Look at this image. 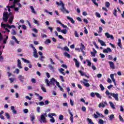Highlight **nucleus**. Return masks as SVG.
Masks as SVG:
<instances>
[{"instance_id": "obj_1", "label": "nucleus", "mask_w": 124, "mask_h": 124, "mask_svg": "<svg viewBox=\"0 0 124 124\" xmlns=\"http://www.w3.org/2000/svg\"><path fill=\"white\" fill-rule=\"evenodd\" d=\"M105 93L107 95H108V97L109 99H112V97L111 96H113L116 101H119V94H115V93H110L109 92V91L108 90H107L106 91Z\"/></svg>"}, {"instance_id": "obj_2", "label": "nucleus", "mask_w": 124, "mask_h": 124, "mask_svg": "<svg viewBox=\"0 0 124 124\" xmlns=\"http://www.w3.org/2000/svg\"><path fill=\"white\" fill-rule=\"evenodd\" d=\"M56 4L60 6L61 5L62 6V8L60 9V10H61L62 12L63 13H67V14H68L69 13V11H68L66 9V8L64 7V4L63 2H62V1H60V3L56 1Z\"/></svg>"}, {"instance_id": "obj_3", "label": "nucleus", "mask_w": 124, "mask_h": 124, "mask_svg": "<svg viewBox=\"0 0 124 124\" xmlns=\"http://www.w3.org/2000/svg\"><path fill=\"white\" fill-rule=\"evenodd\" d=\"M1 28H2V29H4L5 31H7L8 30V29H12V28L15 29L16 27L15 26V25H10L8 24H3V22H2L1 23ZM6 28H8V29Z\"/></svg>"}, {"instance_id": "obj_4", "label": "nucleus", "mask_w": 124, "mask_h": 124, "mask_svg": "<svg viewBox=\"0 0 124 124\" xmlns=\"http://www.w3.org/2000/svg\"><path fill=\"white\" fill-rule=\"evenodd\" d=\"M56 81V79L54 78H52L49 81L47 78L45 80V83H46V85L48 86V87H49L50 85H53V86L55 85V83Z\"/></svg>"}, {"instance_id": "obj_5", "label": "nucleus", "mask_w": 124, "mask_h": 124, "mask_svg": "<svg viewBox=\"0 0 124 124\" xmlns=\"http://www.w3.org/2000/svg\"><path fill=\"white\" fill-rule=\"evenodd\" d=\"M8 14L7 13H4L3 14L2 20L3 22L5 23H7V21H8Z\"/></svg>"}, {"instance_id": "obj_6", "label": "nucleus", "mask_w": 124, "mask_h": 124, "mask_svg": "<svg viewBox=\"0 0 124 124\" xmlns=\"http://www.w3.org/2000/svg\"><path fill=\"white\" fill-rule=\"evenodd\" d=\"M40 122L41 124H42V123H43L44 124H46V123H47L46 117H45L44 114H42L41 115Z\"/></svg>"}, {"instance_id": "obj_7", "label": "nucleus", "mask_w": 124, "mask_h": 124, "mask_svg": "<svg viewBox=\"0 0 124 124\" xmlns=\"http://www.w3.org/2000/svg\"><path fill=\"white\" fill-rule=\"evenodd\" d=\"M105 105H107V102L106 101L100 103L98 105V107L99 108H101V107L102 108H104V107H105Z\"/></svg>"}, {"instance_id": "obj_8", "label": "nucleus", "mask_w": 124, "mask_h": 124, "mask_svg": "<svg viewBox=\"0 0 124 124\" xmlns=\"http://www.w3.org/2000/svg\"><path fill=\"white\" fill-rule=\"evenodd\" d=\"M103 53H106L108 54V52L112 53V49L110 47H107V49H104L103 50Z\"/></svg>"}, {"instance_id": "obj_9", "label": "nucleus", "mask_w": 124, "mask_h": 124, "mask_svg": "<svg viewBox=\"0 0 124 124\" xmlns=\"http://www.w3.org/2000/svg\"><path fill=\"white\" fill-rule=\"evenodd\" d=\"M56 22L58 23V24H60L63 28L64 29H67V30H68V27L66 25H64V24L62 23L61 21L60 20H56Z\"/></svg>"}, {"instance_id": "obj_10", "label": "nucleus", "mask_w": 124, "mask_h": 124, "mask_svg": "<svg viewBox=\"0 0 124 124\" xmlns=\"http://www.w3.org/2000/svg\"><path fill=\"white\" fill-rule=\"evenodd\" d=\"M68 113L70 115V120L72 123H73V114H72L71 110L70 109L68 110Z\"/></svg>"}, {"instance_id": "obj_11", "label": "nucleus", "mask_w": 124, "mask_h": 124, "mask_svg": "<svg viewBox=\"0 0 124 124\" xmlns=\"http://www.w3.org/2000/svg\"><path fill=\"white\" fill-rule=\"evenodd\" d=\"M105 35L107 38H111V39L114 40V36H113V35H110L108 32L105 33Z\"/></svg>"}, {"instance_id": "obj_12", "label": "nucleus", "mask_w": 124, "mask_h": 124, "mask_svg": "<svg viewBox=\"0 0 124 124\" xmlns=\"http://www.w3.org/2000/svg\"><path fill=\"white\" fill-rule=\"evenodd\" d=\"M108 63L111 69H115V64H114V62H112L109 61L108 62Z\"/></svg>"}, {"instance_id": "obj_13", "label": "nucleus", "mask_w": 124, "mask_h": 124, "mask_svg": "<svg viewBox=\"0 0 124 124\" xmlns=\"http://www.w3.org/2000/svg\"><path fill=\"white\" fill-rule=\"evenodd\" d=\"M74 61L75 62L76 67H77L78 68H79V67H80V63H79V62H78V60L74 58Z\"/></svg>"}, {"instance_id": "obj_14", "label": "nucleus", "mask_w": 124, "mask_h": 124, "mask_svg": "<svg viewBox=\"0 0 124 124\" xmlns=\"http://www.w3.org/2000/svg\"><path fill=\"white\" fill-rule=\"evenodd\" d=\"M79 73L80 74L81 76H85V77H86V78H88L89 79V78H90V77H89V76H87V75H86V74H85V73H84V72L82 71H78Z\"/></svg>"}, {"instance_id": "obj_15", "label": "nucleus", "mask_w": 124, "mask_h": 124, "mask_svg": "<svg viewBox=\"0 0 124 124\" xmlns=\"http://www.w3.org/2000/svg\"><path fill=\"white\" fill-rule=\"evenodd\" d=\"M33 56L34 58H38V54L37 53V50L35 49L33 50Z\"/></svg>"}, {"instance_id": "obj_16", "label": "nucleus", "mask_w": 124, "mask_h": 124, "mask_svg": "<svg viewBox=\"0 0 124 124\" xmlns=\"http://www.w3.org/2000/svg\"><path fill=\"white\" fill-rule=\"evenodd\" d=\"M18 79L20 80V82H22L23 83V82H24V80H25V77L20 75L18 76Z\"/></svg>"}, {"instance_id": "obj_17", "label": "nucleus", "mask_w": 124, "mask_h": 124, "mask_svg": "<svg viewBox=\"0 0 124 124\" xmlns=\"http://www.w3.org/2000/svg\"><path fill=\"white\" fill-rule=\"evenodd\" d=\"M67 19L68 20H69L70 22H71V23H72V24H75V21L74 20H73V18H72V17H70L67 16Z\"/></svg>"}, {"instance_id": "obj_18", "label": "nucleus", "mask_w": 124, "mask_h": 124, "mask_svg": "<svg viewBox=\"0 0 124 124\" xmlns=\"http://www.w3.org/2000/svg\"><path fill=\"white\" fill-rule=\"evenodd\" d=\"M117 45L118 46H119V47H120L121 49H123V46H122V40H121V39H118V43L117 44Z\"/></svg>"}, {"instance_id": "obj_19", "label": "nucleus", "mask_w": 124, "mask_h": 124, "mask_svg": "<svg viewBox=\"0 0 124 124\" xmlns=\"http://www.w3.org/2000/svg\"><path fill=\"white\" fill-rule=\"evenodd\" d=\"M98 42L101 44V46H106V44H105V42H104L103 41L98 39Z\"/></svg>"}, {"instance_id": "obj_20", "label": "nucleus", "mask_w": 124, "mask_h": 124, "mask_svg": "<svg viewBox=\"0 0 124 124\" xmlns=\"http://www.w3.org/2000/svg\"><path fill=\"white\" fill-rule=\"evenodd\" d=\"M17 66L18 68H22V63H21V61L19 59L17 60Z\"/></svg>"}, {"instance_id": "obj_21", "label": "nucleus", "mask_w": 124, "mask_h": 124, "mask_svg": "<svg viewBox=\"0 0 124 124\" xmlns=\"http://www.w3.org/2000/svg\"><path fill=\"white\" fill-rule=\"evenodd\" d=\"M11 110H12V112L13 113V114H17V111L15 109V107H14V106H12L11 107Z\"/></svg>"}, {"instance_id": "obj_22", "label": "nucleus", "mask_w": 124, "mask_h": 124, "mask_svg": "<svg viewBox=\"0 0 124 124\" xmlns=\"http://www.w3.org/2000/svg\"><path fill=\"white\" fill-rule=\"evenodd\" d=\"M13 19H14V16H10L8 20L9 24H12L13 23Z\"/></svg>"}, {"instance_id": "obj_23", "label": "nucleus", "mask_w": 124, "mask_h": 124, "mask_svg": "<svg viewBox=\"0 0 124 124\" xmlns=\"http://www.w3.org/2000/svg\"><path fill=\"white\" fill-rule=\"evenodd\" d=\"M93 52H91V54L93 57H95V54L97 53V51H96V50H95L94 48H93Z\"/></svg>"}, {"instance_id": "obj_24", "label": "nucleus", "mask_w": 124, "mask_h": 124, "mask_svg": "<svg viewBox=\"0 0 124 124\" xmlns=\"http://www.w3.org/2000/svg\"><path fill=\"white\" fill-rule=\"evenodd\" d=\"M44 86L43 84H42V85H41V90L43 91V92L44 93H47V91L46 90V88H45L44 87V86Z\"/></svg>"}, {"instance_id": "obj_25", "label": "nucleus", "mask_w": 124, "mask_h": 124, "mask_svg": "<svg viewBox=\"0 0 124 124\" xmlns=\"http://www.w3.org/2000/svg\"><path fill=\"white\" fill-rule=\"evenodd\" d=\"M59 71L60 72V73L62 74V75H64V76L65 75V73L63 72V71H64V69H62V68L59 69Z\"/></svg>"}, {"instance_id": "obj_26", "label": "nucleus", "mask_w": 124, "mask_h": 124, "mask_svg": "<svg viewBox=\"0 0 124 124\" xmlns=\"http://www.w3.org/2000/svg\"><path fill=\"white\" fill-rule=\"evenodd\" d=\"M30 8H31L32 13H33L34 14H36V12H35V10H34V8L32 6H31L30 7Z\"/></svg>"}, {"instance_id": "obj_27", "label": "nucleus", "mask_w": 124, "mask_h": 124, "mask_svg": "<svg viewBox=\"0 0 124 124\" xmlns=\"http://www.w3.org/2000/svg\"><path fill=\"white\" fill-rule=\"evenodd\" d=\"M80 49L81 51H84V50H85V46L83 44V43H81Z\"/></svg>"}, {"instance_id": "obj_28", "label": "nucleus", "mask_w": 124, "mask_h": 124, "mask_svg": "<svg viewBox=\"0 0 124 124\" xmlns=\"http://www.w3.org/2000/svg\"><path fill=\"white\" fill-rule=\"evenodd\" d=\"M96 114L97 115L98 118H100L101 117V118H104V115L103 114L99 113L98 112H96Z\"/></svg>"}, {"instance_id": "obj_29", "label": "nucleus", "mask_w": 124, "mask_h": 124, "mask_svg": "<svg viewBox=\"0 0 124 124\" xmlns=\"http://www.w3.org/2000/svg\"><path fill=\"white\" fill-rule=\"evenodd\" d=\"M110 106L112 108V109H116V108H115V105L112 102H109Z\"/></svg>"}, {"instance_id": "obj_30", "label": "nucleus", "mask_w": 124, "mask_h": 124, "mask_svg": "<svg viewBox=\"0 0 124 124\" xmlns=\"http://www.w3.org/2000/svg\"><path fill=\"white\" fill-rule=\"evenodd\" d=\"M22 61H23V62H26V63H31V62H30V61L25 59L24 58H22Z\"/></svg>"}, {"instance_id": "obj_31", "label": "nucleus", "mask_w": 124, "mask_h": 124, "mask_svg": "<svg viewBox=\"0 0 124 124\" xmlns=\"http://www.w3.org/2000/svg\"><path fill=\"white\" fill-rule=\"evenodd\" d=\"M55 115H56V114L55 113H49L48 114V116L49 117V118H51V119L53 118V116H55Z\"/></svg>"}, {"instance_id": "obj_32", "label": "nucleus", "mask_w": 124, "mask_h": 124, "mask_svg": "<svg viewBox=\"0 0 124 124\" xmlns=\"http://www.w3.org/2000/svg\"><path fill=\"white\" fill-rule=\"evenodd\" d=\"M83 85H84V86L85 87H87V88H89V87H90V83H89L88 82H83Z\"/></svg>"}, {"instance_id": "obj_33", "label": "nucleus", "mask_w": 124, "mask_h": 124, "mask_svg": "<svg viewBox=\"0 0 124 124\" xmlns=\"http://www.w3.org/2000/svg\"><path fill=\"white\" fill-rule=\"evenodd\" d=\"M109 118L110 121H112L113 119H114L115 116L113 114H111L109 116H108Z\"/></svg>"}, {"instance_id": "obj_34", "label": "nucleus", "mask_w": 124, "mask_h": 124, "mask_svg": "<svg viewBox=\"0 0 124 124\" xmlns=\"http://www.w3.org/2000/svg\"><path fill=\"white\" fill-rule=\"evenodd\" d=\"M61 32L63 33V34H66V33H67V30H66V29L62 30H61Z\"/></svg>"}, {"instance_id": "obj_35", "label": "nucleus", "mask_w": 124, "mask_h": 124, "mask_svg": "<svg viewBox=\"0 0 124 124\" xmlns=\"http://www.w3.org/2000/svg\"><path fill=\"white\" fill-rule=\"evenodd\" d=\"M64 56H65V57H67V58H68V59H70V55L69 54H68L67 52H64Z\"/></svg>"}, {"instance_id": "obj_36", "label": "nucleus", "mask_w": 124, "mask_h": 124, "mask_svg": "<svg viewBox=\"0 0 124 124\" xmlns=\"http://www.w3.org/2000/svg\"><path fill=\"white\" fill-rule=\"evenodd\" d=\"M30 118H31V121L33 122V121H34V120L35 119V116L34 115H31Z\"/></svg>"}, {"instance_id": "obj_37", "label": "nucleus", "mask_w": 124, "mask_h": 124, "mask_svg": "<svg viewBox=\"0 0 124 124\" xmlns=\"http://www.w3.org/2000/svg\"><path fill=\"white\" fill-rule=\"evenodd\" d=\"M105 6L106 7H107V8H108V7H110V3L109 2H106Z\"/></svg>"}, {"instance_id": "obj_38", "label": "nucleus", "mask_w": 124, "mask_h": 124, "mask_svg": "<svg viewBox=\"0 0 124 124\" xmlns=\"http://www.w3.org/2000/svg\"><path fill=\"white\" fill-rule=\"evenodd\" d=\"M45 44H48V43H51V40L49 39H47L45 42Z\"/></svg>"}, {"instance_id": "obj_39", "label": "nucleus", "mask_w": 124, "mask_h": 124, "mask_svg": "<svg viewBox=\"0 0 124 124\" xmlns=\"http://www.w3.org/2000/svg\"><path fill=\"white\" fill-rule=\"evenodd\" d=\"M95 95L98 97V98L101 99V96L99 93H95Z\"/></svg>"}, {"instance_id": "obj_40", "label": "nucleus", "mask_w": 124, "mask_h": 124, "mask_svg": "<svg viewBox=\"0 0 124 124\" xmlns=\"http://www.w3.org/2000/svg\"><path fill=\"white\" fill-rule=\"evenodd\" d=\"M119 120L120 122H122V123H124V120L123 117H122V115H119Z\"/></svg>"}, {"instance_id": "obj_41", "label": "nucleus", "mask_w": 124, "mask_h": 124, "mask_svg": "<svg viewBox=\"0 0 124 124\" xmlns=\"http://www.w3.org/2000/svg\"><path fill=\"white\" fill-rule=\"evenodd\" d=\"M48 67L50 70H53V69H55V68L51 64L48 65Z\"/></svg>"}, {"instance_id": "obj_42", "label": "nucleus", "mask_w": 124, "mask_h": 124, "mask_svg": "<svg viewBox=\"0 0 124 124\" xmlns=\"http://www.w3.org/2000/svg\"><path fill=\"white\" fill-rule=\"evenodd\" d=\"M101 91H104V90L105 89V88H104V87L103 86V85L102 84H100L99 86Z\"/></svg>"}, {"instance_id": "obj_43", "label": "nucleus", "mask_w": 124, "mask_h": 124, "mask_svg": "<svg viewBox=\"0 0 124 124\" xmlns=\"http://www.w3.org/2000/svg\"><path fill=\"white\" fill-rule=\"evenodd\" d=\"M98 123L100 124H104V121L102 119H99L98 121Z\"/></svg>"}, {"instance_id": "obj_44", "label": "nucleus", "mask_w": 124, "mask_h": 124, "mask_svg": "<svg viewBox=\"0 0 124 124\" xmlns=\"http://www.w3.org/2000/svg\"><path fill=\"white\" fill-rule=\"evenodd\" d=\"M87 121H88V122H89V124H94V123H93V122L92 121V119H91L90 118H88Z\"/></svg>"}, {"instance_id": "obj_45", "label": "nucleus", "mask_w": 124, "mask_h": 124, "mask_svg": "<svg viewBox=\"0 0 124 124\" xmlns=\"http://www.w3.org/2000/svg\"><path fill=\"white\" fill-rule=\"evenodd\" d=\"M86 62H87V63H88L87 65H88V66H91L92 65V62H90V61H89L88 59L86 60Z\"/></svg>"}, {"instance_id": "obj_46", "label": "nucleus", "mask_w": 124, "mask_h": 124, "mask_svg": "<svg viewBox=\"0 0 124 124\" xmlns=\"http://www.w3.org/2000/svg\"><path fill=\"white\" fill-rule=\"evenodd\" d=\"M49 60L50 61L51 64H56V63H55V62H54V61H53V59H52V58H49Z\"/></svg>"}, {"instance_id": "obj_47", "label": "nucleus", "mask_w": 124, "mask_h": 124, "mask_svg": "<svg viewBox=\"0 0 124 124\" xmlns=\"http://www.w3.org/2000/svg\"><path fill=\"white\" fill-rule=\"evenodd\" d=\"M5 116L8 120L10 119V115H9V114L8 113H6Z\"/></svg>"}, {"instance_id": "obj_48", "label": "nucleus", "mask_w": 124, "mask_h": 124, "mask_svg": "<svg viewBox=\"0 0 124 124\" xmlns=\"http://www.w3.org/2000/svg\"><path fill=\"white\" fill-rule=\"evenodd\" d=\"M63 49L64 50V51H67V52H69V48H68L67 46H64L63 47Z\"/></svg>"}, {"instance_id": "obj_49", "label": "nucleus", "mask_w": 124, "mask_h": 124, "mask_svg": "<svg viewBox=\"0 0 124 124\" xmlns=\"http://www.w3.org/2000/svg\"><path fill=\"white\" fill-rule=\"evenodd\" d=\"M39 105L40 106H43V105H45V104L44 103V102L41 101L39 103Z\"/></svg>"}, {"instance_id": "obj_50", "label": "nucleus", "mask_w": 124, "mask_h": 124, "mask_svg": "<svg viewBox=\"0 0 124 124\" xmlns=\"http://www.w3.org/2000/svg\"><path fill=\"white\" fill-rule=\"evenodd\" d=\"M59 120H60L61 121H62V120H63V115L61 114L59 116Z\"/></svg>"}, {"instance_id": "obj_51", "label": "nucleus", "mask_w": 124, "mask_h": 124, "mask_svg": "<svg viewBox=\"0 0 124 124\" xmlns=\"http://www.w3.org/2000/svg\"><path fill=\"white\" fill-rule=\"evenodd\" d=\"M95 16H96V17H98V18H100V17H101V16H100V14L97 12L95 13Z\"/></svg>"}, {"instance_id": "obj_52", "label": "nucleus", "mask_w": 124, "mask_h": 124, "mask_svg": "<svg viewBox=\"0 0 124 124\" xmlns=\"http://www.w3.org/2000/svg\"><path fill=\"white\" fill-rule=\"evenodd\" d=\"M92 1H93V3H94V4H95V5H96L97 6H98V4L97 3H96V0H92Z\"/></svg>"}, {"instance_id": "obj_53", "label": "nucleus", "mask_w": 124, "mask_h": 124, "mask_svg": "<svg viewBox=\"0 0 124 124\" xmlns=\"http://www.w3.org/2000/svg\"><path fill=\"white\" fill-rule=\"evenodd\" d=\"M8 17H14V16H13V14H12V12H10L8 14Z\"/></svg>"}, {"instance_id": "obj_54", "label": "nucleus", "mask_w": 124, "mask_h": 124, "mask_svg": "<svg viewBox=\"0 0 124 124\" xmlns=\"http://www.w3.org/2000/svg\"><path fill=\"white\" fill-rule=\"evenodd\" d=\"M117 12H118V11H117L116 9H114V11L113 14L114 15V16H115V17H117Z\"/></svg>"}, {"instance_id": "obj_55", "label": "nucleus", "mask_w": 124, "mask_h": 124, "mask_svg": "<svg viewBox=\"0 0 124 124\" xmlns=\"http://www.w3.org/2000/svg\"><path fill=\"white\" fill-rule=\"evenodd\" d=\"M75 36L76 37H79V35L78 34V32L76 31H75Z\"/></svg>"}, {"instance_id": "obj_56", "label": "nucleus", "mask_w": 124, "mask_h": 124, "mask_svg": "<svg viewBox=\"0 0 124 124\" xmlns=\"http://www.w3.org/2000/svg\"><path fill=\"white\" fill-rule=\"evenodd\" d=\"M104 113L105 115H108V114H109V110L107 109H105Z\"/></svg>"}, {"instance_id": "obj_57", "label": "nucleus", "mask_w": 124, "mask_h": 124, "mask_svg": "<svg viewBox=\"0 0 124 124\" xmlns=\"http://www.w3.org/2000/svg\"><path fill=\"white\" fill-rule=\"evenodd\" d=\"M57 31L59 32H62V29H61V27H57Z\"/></svg>"}, {"instance_id": "obj_58", "label": "nucleus", "mask_w": 124, "mask_h": 124, "mask_svg": "<svg viewBox=\"0 0 124 124\" xmlns=\"http://www.w3.org/2000/svg\"><path fill=\"white\" fill-rule=\"evenodd\" d=\"M91 96H92V97H94V96H95V93L92 92L91 93Z\"/></svg>"}, {"instance_id": "obj_59", "label": "nucleus", "mask_w": 124, "mask_h": 124, "mask_svg": "<svg viewBox=\"0 0 124 124\" xmlns=\"http://www.w3.org/2000/svg\"><path fill=\"white\" fill-rule=\"evenodd\" d=\"M60 79L61 80L62 82H64V79H63V77H62V76H60Z\"/></svg>"}, {"instance_id": "obj_60", "label": "nucleus", "mask_w": 124, "mask_h": 124, "mask_svg": "<svg viewBox=\"0 0 124 124\" xmlns=\"http://www.w3.org/2000/svg\"><path fill=\"white\" fill-rule=\"evenodd\" d=\"M23 112L25 113V114H27V113L29 112V109L25 108L23 110Z\"/></svg>"}, {"instance_id": "obj_61", "label": "nucleus", "mask_w": 124, "mask_h": 124, "mask_svg": "<svg viewBox=\"0 0 124 124\" xmlns=\"http://www.w3.org/2000/svg\"><path fill=\"white\" fill-rule=\"evenodd\" d=\"M108 59L110 61H112V60H113V57H112V56H111V55H108Z\"/></svg>"}, {"instance_id": "obj_62", "label": "nucleus", "mask_w": 124, "mask_h": 124, "mask_svg": "<svg viewBox=\"0 0 124 124\" xmlns=\"http://www.w3.org/2000/svg\"><path fill=\"white\" fill-rule=\"evenodd\" d=\"M102 31H103V29H102V27H99V32H102Z\"/></svg>"}, {"instance_id": "obj_63", "label": "nucleus", "mask_w": 124, "mask_h": 124, "mask_svg": "<svg viewBox=\"0 0 124 124\" xmlns=\"http://www.w3.org/2000/svg\"><path fill=\"white\" fill-rule=\"evenodd\" d=\"M49 103H50V101H49L48 100L45 101V104H46V105H48Z\"/></svg>"}, {"instance_id": "obj_64", "label": "nucleus", "mask_w": 124, "mask_h": 124, "mask_svg": "<svg viewBox=\"0 0 124 124\" xmlns=\"http://www.w3.org/2000/svg\"><path fill=\"white\" fill-rule=\"evenodd\" d=\"M9 80L10 81V83H13L14 82V78H10Z\"/></svg>"}]
</instances>
